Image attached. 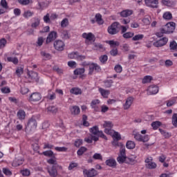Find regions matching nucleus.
<instances>
[{
	"mask_svg": "<svg viewBox=\"0 0 177 177\" xmlns=\"http://www.w3.org/2000/svg\"><path fill=\"white\" fill-rule=\"evenodd\" d=\"M90 136H92L94 142H97V140H99V137L107 140V137L103 133V131H99V127L97 126H94L90 129Z\"/></svg>",
	"mask_w": 177,
	"mask_h": 177,
	"instance_id": "nucleus-1",
	"label": "nucleus"
},
{
	"mask_svg": "<svg viewBox=\"0 0 177 177\" xmlns=\"http://www.w3.org/2000/svg\"><path fill=\"white\" fill-rule=\"evenodd\" d=\"M108 32L111 35H115L120 32V23L114 22L108 28Z\"/></svg>",
	"mask_w": 177,
	"mask_h": 177,
	"instance_id": "nucleus-2",
	"label": "nucleus"
},
{
	"mask_svg": "<svg viewBox=\"0 0 177 177\" xmlns=\"http://www.w3.org/2000/svg\"><path fill=\"white\" fill-rule=\"evenodd\" d=\"M37 129V120L34 118L30 119L26 128V131L28 132H32Z\"/></svg>",
	"mask_w": 177,
	"mask_h": 177,
	"instance_id": "nucleus-3",
	"label": "nucleus"
},
{
	"mask_svg": "<svg viewBox=\"0 0 177 177\" xmlns=\"http://www.w3.org/2000/svg\"><path fill=\"white\" fill-rule=\"evenodd\" d=\"M113 127H114V124H113V122L110 121H108V122L105 121L103 124V127L105 129L104 133H107V135H113V129H111Z\"/></svg>",
	"mask_w": 177,
	"mask_h": 177,
	"instance_id": "nucleus-4",
	"label": "nucleus"
},
{
	"mask_svg": "<svg viewBox=\"0 0 177 177\" xmlns=\"http://www.w3.org/2000/svg\"><path fill=\"white\" fill-rule=\"evenodd\" d=\"M176 26L175 22H169L163 27V29L167 34H171L175 31Z\"/></svg>",
	"mask_w": 177,
	"mask_h": 177,
	"instance_id": "nucleus-5",
	"label": "nucleus"
},
{
	"mask_svg": "<svg viewBox=\"0 0 177 177\" xmlns=\"http://www.w3.org/2000/svg\"><path fill=\"white\" fill-rule=\"evenodd\" d=\"M99 73L100 71V66L96 63H91L88 66V75H92L93 72Z\"/></svg>",
	"mask_w": 177,
	"mask_h": 177,
	"instance_id": "nucleus-6",
	"label": "nucleus"
},
{
	"mask_svg": "<svg viewBox=\"0 0 177 177\" xmlns=\"http://www.w3.org/2000/svg\"><path fill=\"white\" fill-rule=\"evenodd\" d=\"M167 42H168V39L167 37H162V39L155 41L153 43V46H155L156 48H161V46H164L165 45H167Z\"/></svg>",
	"mask_w": 177,
	"mask_h": 177,
	"instance_id": "nucleus-7",
	"label": "nucleus"
},
{
	"mask_svg": "<svg viewBox=\"0 0 177 177\" xmlns=\"http://www.w3.org/2000/svg\"><path fill=\"white\" fill-rule=\"evenodd\" d=\"M83 174L85 177H93L97 175V171L95 169H91V170L85 169L83 170Z\"/></svg>",
	"mask_w": 177,
	"mask_h": 177,
	"instance_id": "nucleus-8",
	"label": "nucleus"
},
{
	"mask_svg": "<svg viewBox=\"0 0 177 177\" xmlns=\"http://www.w3.org/2000/svg\"><path fill=\"white\" fill-rule=\"evenodd\" d=\"M56 38H57V32H56L55 31H51L46 38V43L50 44V42L55 41Z\"/></svg>",
	"mask_w": 177,
	"mask_h": 177,
	"instance_id": "nucleus-9",
	"label": "nucleus"
},
{
	"mask_svg": "<svg viewBox=\"0 0 177 177\" xmlns=\"http://www.w3.org/2000/svg\"><path fill=\"white\" fill-rule=\"evenodd\" d=\"M134 98L133 97H129L126 99L125 103L123 104L124 110H128L132 106V103H133Z\"/></svg>",
	"mask_w": 177,
	"mask_h": 177,
	"instance_id": "nucleus-10",
	"label": "nucleus"
},
{
	"mask_svg": "<svg viewBox=\"0 0 177 177\" xmlns=\"http://www.w3.org/2000/svg\"><path fill=\"white\" fill-rule=\"evenodd\" d=\"M158 93V87L156 85L152 84L148 87L147 95H156Z\"/></svg>",
	"mask_w": 177,
	"mask_h": 177,
	"instance_id": "nucleus-11",
	"label": "nucleus"
},
{
	"mask_svg": "<svg viewBox=\"0 0 177 177\" xmlns=\"http://www.w3.org/2000/svg\"><path fill=\"white\" fill-rule=\"evenodd\" d=\"M145 1L147 6H149V8H158V0H145Z\"/></svg>",
	"mask_w": 177,
	"mask_h": 177,
	"instance_id": "nucleus-12",
	"label": "nucleus"
},
{
	"mask_svg": "<svg viewBox=\"0 0 177 177\" xmlns=\"http://www.w3.org/2000/svg\"><path fill=\"white\" fill-rule=\"evenodd\" d=\"M54 48L56 50H63L64 49V43L62 40H57L54 42Z\"/></svg>",
	"mask_w": 177,
	"mask_h": 177,
	"instance_id": "nucleus-13",
	"label": "nucleus"
},
{
	"mask_svg": "<svg viewBox=\"0 0 177 177\" xmlns=\"http://www.w3.org/2000/svg\"><path fill=\"white\" fill-rule=\"evenodd\" d=\"M27 74L29 78L32 80V81H35V82H38V81L39 80V77H38V73H37V72L28 71Z\"/></svg>",
	"mask_w": 177,
	"mask_h": 177,
	"instance_id": "nucleus-14",
	"label": "nucleus"
},
{
	"mask_svg": "<svg viewBox=\"0 0 177 177\" xmlns=\"http://www.w3.org/2000/svg\"><path fill=\"white\" fill-rule=\"evenodd\" d=\"M69 109L73 115H78V114L81 113V109L78 106H71Z\"/></svg>",
	"mask_w": 177,
	"mask_h": 177,
	"instance_id": "nucleus-15",
	"label": "nucleus"
},
{
	"mask_svg": "<svg viewBox=\"0 0 177 177\" xmlns=\"http://www.w3.org/2000/svg\"><path fill=\"white\" fill-rule=\"evenodd\" d=\"M98 104H100V100H93L91 102V107L95 111H99Z\"/></svg>",
	"mask_w": 177,
	"mask_h": 177,
	"instance_id": "nucleus-16",
	"label": "nucleus"
},
{
	"mask_svg": "<svg viewBox=\"0 0 177 177\" xmlns=\"http://www.w3.org/2000/svg\"><path fill=\"white\" fill-rule=\"evenodd\" d=\"M41 97L42 96L39 93H33L30 97V100L32 102H39Z\"/></svg>",
	"mask_w": 177,
	"mask_h": 177,
	"instance_id": "nucleus-17",
	"label": "nucleus"
},
{
	"mask_svg": "<svg viewBox=\"0 0 177 177\" xmlns=\"http://www.w3.org/2000/svg\"><path fill=\"white\" fill-rule=\"evenodd\" d=\"M82 37L87 41H95V35H93L92 32H84L82 34Z\"/></svg>",
	"mask_w": 177,
	"mask_h": 177,
	"instance_id": "nucleus-18",
	"label": "nucleus"
},
{
	"mask_svg": "<svg viewBox=\"0 0 177 177\" xmlns=\"http://www.w3.org/2000/svg\"><path fill=\"white\" fill-rule=\"evenodd\" d=\"M93 48H94L95 50H100V52H104L106 50L104 46H103L100 43H94Z\"/></svg>",
	"mask_w": 177,
	"mask_h": 177,
	"instance_id": "nucleus-19",
	"label": "nucleus"
},
{
	"mask_svg": "<svg viewBox=\"0 0 177 177\" xmlns=\"http://www.w3.org/2000/svg\"><path fill=\"white\" fill-rule=\"evenodd\" d=\"M70 93L75 95H82V90L80 87H73L70 90Z\"/></svg>",
	"mask_w": 177,
	"mask_h": 177,
	"instance_id": "nucleus-20",
	"label": "nucleus"
},
{
	"mask_svg": "<svg viewBox=\"0 0 177 177\" xmlns=\"http://www.w3.org/2000/svg\"><path fill=\"white\" fill-rule=\"evenodd\" d=\"M95 21L99 24V26H102L104 24V21L103 20V18H102V15L97 13L95 16Z\"/></svg>",
	"mask_w": 177,
	"mask_h": 177,
	"instance_id": "nucleus-21",
	"label": "nucleus"
},
{
	"mask_svg": "<svg viewBox=\"0 0 177 177\" xmlns=\"http://www.w3.org/2000/svg\"><path fill=\"white\" fill-rule=\"evenodd\" d=\"M85 68H77L73 71L74 75H84Z\"/></svg>",
	"mask_w": 177,
	"mask_h": 177,
	"instance_id": "nucleus-22",
	"label": "nucleus"
},
{
	"mask_svg": "<svg viewBox=\"0 0 177 177\" xmlns=\"http://www.w3.org/2000/svg\"><path fill=\"white\" fill-rule=\"evenodd\" d=\"M132 13H133L132 10H124L120 12V16L122 17H129V16H131Z\"/></svg>",
	"mask_w": 177,
	"mask_h": 177,
	"instance_id": "nucleus-23",
	"label": "nucleus"
},
{
	"mask_svg": "<svg viewBox=\"0 0 177 177\" xmlns=\"http://www.w3.org/2000/svg\"><path fill=\"white\" fill-rule=\"evenodd\" d=\"M99 92L101 93L102 96L105 98L109 97V95H110V91L105 90L104 88H100Z\"/></svg>",
	"mask_w": 177,
	"mask_h": 177,
	"instance_id": "nucleus-24",
	"label": "nucleus"
},
{
	"mask_svg": "<svg viewBox=\"0 0 177 177\" xmlns=\"http://www.w3.org/2000/svg\"><path fill=\"white\" fill-rule=\"evenodd\" d=\"M105 162L108 167H115L117 165V162L113 158L108 159Z\"/></svg>",
	"mask_w": 177,
	"mask_h": 177,
	"instance_id": "nucleus-25",
	"label": "nucleus"
},
{
	"mask_svg": "<svg viewBox=\"0 0 177 177\" xmlns=\"http://www.w3.org/2000/svg\"><path fill=\"white\" fill-rule=\"evenodd\" d=\"M145 167L147 169H156L157 168V163L152 161L149 164H145Z\"/></svg>",
	"mask_w": 177,
	"mask_h": 177,
	"instance_id": "nucleus-26",
	"label": "nucleus"
},
{
	"mask_svg": "<svg viewBox=\"0 0 177 177\" xmlns=\"http://www.w3.org/2000/svg\"><path fill=\"white\" fill-rule=\"evenodd\" d=\"M17 115L19 120H24L26 118V112L24 110H19Z\"/></svg>",
	"mask_w": 177,
	"mask_h": 177,
	"instance_id": "nucleus-27",
	"label": "nucleus"
},
{
	"mask_svg": "<svg viewBox=\"0 0 177 177\" xmlns=\"http://www.w3.org/2000/svg\"><path fill=\"white\" fill-rule=\"evenodd\" d=\"M50 176H57V170L55 167L48 169Z\"/></svg>",
	"mask_w": 177,
	"mask_h": 177,
	"instance_id": "nucleus-28",
	"label": "nucleus"
},
{
	"mask_svg": "<svg viewBox=\"0 0 177 177\" xmlns=\"http://www.w3.org/2000/svg\"><path fill=\"white\" fill-rule=\"evenodd\" d=\"M47 111L51 114H56L57 113V108L55 106H50L47 108Z\"/></svg>",
	"mask_w": 177,
	"mask_h": 177,
	"instance_id": "nucleus-29",
	"label": "nucleus"
},
{
	"mask_svg": "<svg viewBox=\"0 0 177 177\" xmlns=\"http://www.w3.org/2000/svg\"><path fill=\"white\" fill-rule=\"evenodd\" d=\"M159 131L160 132L161 135H163V136H164V138H165V139H168V138H171V136H172L171 133H168V132L162 130V129H159Z\"/></svg>",
	"mask_w": 177,
	"mask_h": 177,
	"instance_id": "nucleus-30",
	"label": "nucleus"
},
{
	"mask_svg": "<svg viewBox=\"0 0 177 177\" xmlns=\"http://www.w3.org/2000/svg\"><path fill=\"white\" fill-rule=\"evenodd\" d=\"M40 55L41 56H42V57H44V59H46V60H50V59H52V55H50V54L45 51H41L40 53Z\"/></svg>",
	"mask_w": 177,
	"mask_h": 177,
	"instance_id": "nucleus-31",
	"label": "nucleus"
},
{
	"mask_svg": "<svg viewBox=\"0 0 177 177\" xmlns=\"http://www.w3.org/2000/svg\"><path fill=\"white\" fill-rule=\"evenodd\" d=\"M135 142L133 141H127L126 143L127 149L131 150L132 149H135Z\"/></svg>",
	"mask_w": 177,
	"mask_h": 177,
	"instance_id": "nucleus-32",
	"label": "nucleus"
},
{
	"mask_svg": "<svg viewBox=\"0 0 177 177\" xmlns=\"http://www.w3.org/2000/svg\"><path fill=\"white\" fill-rule=\"evenodd\" d=\"M23 161H24L23 159H21V160L15 159L12 162V167H19L23 164Z\"/></svg>",
	"mask_w": 177,
	"mask_h": 177,
	"instance_id": "nucleus-33",
	"label": "nucleus"
},
{
	"mask_svg": "<svg viewBox=\"0 0 177 177\" xmlns=\"http://www.w3.org/2000/svg\"><path fill=\"white\" fill-rule=\"evenodd\" d=\"M169 48L171 50L177 51V43L175 41H171L169 44Z\"/></svg>",
	"mask_w": 177,
	"mask_h": 177,
	"instance_id": "nucleus-34",
	"label": "nucleus"
},
{
	"mask_svg": "<svg viewBox=\"0 0 177 177\" xmlns=\"http://www.w3.org/2000/svg\"><path fill=\"white\" fill-rule=\"evenodd\" d=\"M106 44H109V45H110V46H111L112 48L120 46V42L115 41L114 40L108 41H106Z\"/></svg>",
	"mask_w": 177,
	"mask_h": 177,
	"instance_id": "nucleus-35",
	"label": "nucleus"
},
{
	"mask_svg": "<svg viewBox=\"0 0 177 177\" xmlns=\"http://www.w3.org/2000/svg\"><path fill=\"white\" fill-rule=\"evenodd\" d=\"M151 80H153L151 76L147 75L142 79V84H149V82H151Z\"/></svg>",
	"mask_w": 177,
	"mask_h": 177,
	"instance_id": "nucleus-36",
	"label": "nucleus"
},
{
	"mask_svg": "<svg viewBox=\"0 0 177 177\" xmlns=\"http://www.w3.org/2000/svg\"><path fill=\"white\" fill-rule=\"evenodd\" d=\"M7 60L8 62L13 63V64H17L19 63V59H17V57H7Z\"/></svg>",
	"mask_w": 177,
	"mask_h": 177,
	"instance_id": "nucleus-37",
	"label": "nucleus"
},
{
	"mask_svg": "<svg viewBox=\"0 0 177 177\" xmlns=\"http://www.w3.org/2000/svg\"><path fill=\"white\" fill-rule=\"evenodd\" d=\"M33 15H34V12H31L30 10H26L23 14V16L24 17H25V19H28V17H32Z\"/></svg>",
	"mask_w": 177,
	"mask_h": 177,
	"instance_id": "nucleus-38",
	"label": "nucleus"
},
{
	"mask_svg": "<svg viewBox=\"0 0 177 177\" xmlns=\"http://www.w3.org/2000/svg\"><path fill=\"white\" fill-rule=\"evenodd\" d=\"M88 150L85 147H81L77 151V156H82Z\"/></svg>",
	"mask_w": 177,
	"mask_h": 177,
	"instance_id": "nucleus-39",
	"label": "nucleus"
},
{
	"mask_svg": "<svg viewBox=\"0 0 177 177\" xmlns=\"http://www.w3.org/2000/svg\"><path fill=\"white\" fill-rule=\"evenodd\" d=\"M111 135L113 136V139L117 140H121V135H120L118 132L114 131V130H113V133Z\"/></svg>",
	"mask_w": 177,
	"mask_h": 177,
	"instance_id": "nucleus-40",
	"label": "nucleus"
},
{
	"mask_svg": "<svg viewBox=\"0 0 177 177\" xmlns=\"http://www.w3.org/2000/svg\"><path fill=\"white\" fill-rule=\"evenodd\" d=\"M151 127H153V129H158V127H161V122L160 121L153 122L151 123Z\"/></svg>",
	"mask_w": 177,
	"mask_h": 177,
	"instance_id": "nucleus-41",
	"label": "nucleus"
},
{
	"mask_svg": "<svg viewBox=\"0 0 177 177\" xmlns=\"http://www.w3.org/2000/svg\"><path fill=\"white\" fill-rule=\"evenodd\" d=\"M44 156H46V157H53V158H55V153H53V151H46L43 152Z\"/></svg>",
	"mask_w": 177,
	"mask_h": 177,
	"instance_id": "nucleus-42",
	"label": "nucleus"
},
{
	"mask_svg": "<svg viewBox=\"0 0 177 177\" xmlns=\"http://www.w3.org/2000/svg\"><path fill=\"white\" fill-rule=\"evenodd\" d=\"M123 157H127V155L125 153V146L120 145V155Z\"/></svg>",
	"mask_w": 177,
	"mask_h": 177,
	"instance_id": "nucleus-43",
	"label": "nucleus"
},
{
	"mask_svg": "<svg viewBox=\"0 0 177 177\" xmlns=\"http://www.w3.org/2000/svg\"><path fill=\"white\" fill-rule=\"evenodd\" d=\"M164 34H167V32L165 31L164 28H160V32H157L156 33V35L158 38H161V37H163Z\"/></svg>",
	"mask_w": 177,
	"mask_h": 177,
	"instance_id": "nucleus-44",
	"label": "nucleus"
},
{
	"mask_svg": "<svg viewBox=\"0 0 177 177\" xmlns=\"http://www.w3.org/2000/svg\"><path fill=\"white\" fill-rule=\"evenodd\" d=\"M1 6H2L3 9H5L7 10V9H9V6H8V2L6 0H1L0 3Z\"/></svg>",
	"mask_w": 177,
	"mask_h": 177,
	"instance_id": "nucleus-45",
	"label": "nucleus"
},
{
	"mask_svg": "<svg viewBox=\"0 0 177 177\" xmlns=\"http://www.w3.org/2000/svg\"><path fill=\"white\" fill-rule=\"evenodd\" d=\"M113 80H109L104 82V85L105 88H111V86L113 85Z\"/></svg>",
	"mask_w": 177,
	"mask_h": 177,
	"instance_id": "nucleus-46",
	"label": "nucleus"
},
{
	"mask_svg": "<svg viewBox=\"0 0 177 177\" xmlns=\"http://www.w3.org/2000/svg\"><path fill=\"white\" fill-rule=\"evenodd\" d=\"M176 103V99L174 98L172 100H169L167 101V107H171V106H174Z\"/></svg>",
	"mask_w": 177,
	"mask_h": 177,
	"instance_id": "nucleus-47",
	"label": "nucleus"
},
{
	"mask_svg": "<svg viewBox=\"0 0 177 177\" xmlns=\"http://www.w3.org/2000/svg\"><path fill=\"white\" fill-rule=\"evenodd\" d=\"M68 66L71 68H77V62H75V61H69L68 62Z\"/></svg>",
	"mask_w": 177,
	"mask_h": 177,
	"instance_id": "nucleus-48",
	"label": "nucleus"
},
{
	"mask_svg": "<svg viewBox=\"0 0 177 177\" xmlns=\"http://www.w3.org/2000/svg\"><path fill=\"white\" fill-rule=\"evenodd\" d=\"M142 38H145L143 35H136L132 37V41H140Z\"/></svg>",
	"mask_w": 177,
	"mask_h": 177,
	"instance_id": "nucleus-49",
	"label": "nucleus"
},
{
	"mask_svg": "<svg viewBox=\"0 0 177 177\" xmlns=\"http://www.w3.org/2000/svg\"><path fill=\"white\" fill-rule=\"evenodd\" d=\"M86 120H88V117L86 115H83L82 121L84 127H89V122Z\"/></svg>",
	"mask_w": 177,
	"mask_h": 177,
	"instance_id": "nucleus-50",
	"label": "nucleus"
},
{
	"mask_svg": "<svg viewBox=\"0 0 177 177\" xmlns=\"http://www.w3.org/2000/svg\"><path fill=\"white\" fill-rule=\"evenodd\" d=\"M43 20L44 23L49 24L50 23V15L49 13H47L44 17Z\"/></svg>",
	"mask_w": 177,
	"mask_h": 177,
	"instance_id": "nucleus-51",
	"label": "nucleus"
},
{
	"mask_svg": "<svg viewBox=\"0 0 177 177\" xmlns=\"http://www.w3.org/2000/svg\"><path fill=\"white\" fill-rule=\"evenodd\" d=\"M134 139L137 140L138 142H141V140H145L142 139V135L139 133H136L133 134Z\"/></svg>",
	"mask_w": 177,
	"mask_h": 177,
	"instance_id": "nucleus-52",
	"label": "nucleus"
},
{
	"mask_svg": "<svg viewBox=\"0 0 177 177\" xmlns=\"http://www.w3.org/2000/svg\"><path fill=\"white\" fill-rule=\"evenodd\" d=\"M163 19H165V20H171V19H172V14H171V12H165Z\"/></svg>",
	"mask_w": 177,
	"mask_h": 177,
	"instance_id": "nucleus-53",
	"label": "nucleus"
},
{
	"mask_svg": "<svg viewBox=\"0 0 177 177\" xmlns=\"http://www.w3.org/2000/svg\"><path fill=\"white\" fill-rule=\"evenodd\" d=\"M134 33L131 32H127L123 34V37L128 39V38H133Z\"/></svg>",
	"mask_w": 177,
	"mask_h": 177,
	"instance_id": "nucleus-54",
	"label": "nucleus"
},
{
	"mask_svg": "<svg viewBox=\"0 0 177 177\" xmlns=\"http://www.w3.org/2000/svg\"><path fill=\"white\" fill-rule=\"evenodd\" d=\"M125 160H127V156H121L119 155V156L117 158V161L119 162V164H122Z\"/></svg>",
	"mask_w": 177,
	"mask_h": 177,
	"instance_id": "nucleus-55",
	"label": "nucleus"
},
{
	"mask_svg": "<svg viewBox=\"0 0 177 177\" xmlns=\"http://www.w3.org/2000/svg\"><path fill=\"white\" fill-rule=\"evenodd\" d=\"M69 59H77L78 57V52H73L68 54Z\"/></svg>",
	"mask_w": 177,
	"mask_h": 177,
	"instance_id": "nucleus-56",
	"label": "nucleus"
},
{
	"mask_svg": "<svg viewBox=\"0 0 177 177\" xmlns=\"http://www.w3.org/2000/svg\"><path fill=\"white\" fill-rule=\"evenodd\" d=\"M162 3L165 6H172V5H174L171 0H162Z\"/></svg>",
	"mask_w": 177,
	"mask_h": 177,
	"instance_id": "nucleus-57",
	"label": "nucleus"
},
{
	"mask_svg": "<svg viewBox=\"0 0 177 177\" xmlns=\"http://www.w3.org/2000/svg\"><path fill=\"white\" fill-rule=\"evenodd\" d=\"M172 124L174 127H177V113H174L172 116Z\"/></svg>",
	"mask_w": 177,
	"mask_h": 177,
	"instance_id": "nucleus-58",
	"label": "nucleus"
},
{
	"mask_svg": "<svg viewBox=\"0 0 177 177\" xmlns=\"http://www.w3.org/2000/svg\"><path fill=\"white\" fill-rule=\"evenodd\" d=\"M6 39L3 38L0 39V49H2V48H5V46H6Z\"/></svg>",
	"mask_w": 177,
	"mask_h": 177,
	"instance_id": "nucleus-59",
	"label": "nucleus"
},
{
	"mask_svg": "<svg viewBox=\"0 0 177 177\" xmlns=\"http://www.w3.org/2000/svg\"><path fill=\"white\" fill-rule=\"evenodd\" d=\"M109 59V57H107V55H102L100 57V62H101V63H106V62H107Z\"/></svg>",
	"mask_w": 177,
	"mask_h": 177,
	"instance_id": "nucleus-60",
	"label": "nucleus"
},
{
	"mask_svg": "<svg viewBox=\"0 0 177 177\" xmlns=\"http://www.w3.org/2000/svg\"><path fill=\"white\" fill-rule=\"evenodd\" d=\"M24 71V69L22 67L17 68V69L16 70V74L17 75H18V77H20V75L23 74Z\"/></svg>",
	"mask_w": 177,
	"mask_h": 177,
	"instance_id": "nucleus-61",
	"label": "nucleus"
},
{
	"mask_svg": "<svg viewBox=\"0 0 177 177\" xmlns=\"http://www.w3.org/2000/svg\"><path fill=\"white\" fill-rule=\"evenodd\" d=\"M93 158L94 160H103V156H102V154L96 153L93 156Z\"/></svg>",
	"mask_w": 177,
	"mask_h": 177,
	"instance_id": "nucleus-62",
	"label": "nucleus"
},
{
	"mask_svg": "<svg viewBox=\"0 0 177 177\" xmlns=\"http://www.w3.org/2000/svg\"><path fill=\"white\" fill-rule=\"evenodd\" d=\"M21 174L23 175V176H28L30 175V170L28 169H24L21 171Z\"/></svg>",
	"mask_w": 177,
	"mask_h": 177,
	"instance_id": "nucleus-63",
	"label": "nucleus"
},
{
	"mask_svg": "<svg viewBox=\"0 0 177 177\" xmlns=\"http://www.w3.org/2000/svg\"><path fill=\"white\" fill-rule=\"evenodd\" d=\"M82 140L78 139L75 141V146L76 147H80V146H82Z\"/></svg>",
	"mask_w": 177,
	"mask_h": 177,
	"instance_id": "nucleus-64",
	"label": "nucleus"
}]
</instances>
